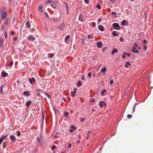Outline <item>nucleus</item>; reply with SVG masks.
Wrapping results in <instances>:
<instances>
[{
    "label": "nucleus",
    "instance_id": "5701e85b",
    "mask_svg": "<svg viewBox=\"0 0 153 153\" xmlns=\"http://www.w3.org/2000/svg\"><path fill=\"white\" fill-rule=\"evenodd\" d=\"M51 5L53 8H56V5L54 3H52L51 4Z\"/></svg>",
    "mask_w": 153,
    "mask_h": 153
},
{
    "label": "nucleus",
    "instance_id": "e433bc0d",
    "mask_svg": "<svg viewBox=\"0 0 153 153\" xmlns=\"http://www.w3.org/2000/svg\"><path fill=\"white\" fill-rule=\"evenodd\" d=\"M52 2V1L51 0H49L48 1H46V4H48L49 3H51Z\"/></svg>",
    "mask_w": 153,
    "mask_h": 153
},
{
    "label": "nucleus",
    "instance_id": "473e14b6",
    "mask_svg": "<svg viewBox=\"0 0 153 153\" xmlns=\"http://www.w3.org/2000/svg\"><path fill=\"white\" fill-rule=\"evenodd\" d=\"M107 49V48H104L102 49V51L103 53H104Z\"/></svg>",
    "mask_w": 153,
    "mask_h": 153
},
{
    "label": "nucleus",
    "instance_id": "393cba45",
    "mask_svg": "<svg viewBox=\"0 0 153 153\" xmlns=\"http://www.w3.org/2000/svg\"><path fill=\"white\" fill-rule=\"evenodd\" d=\"M44 15L45 17H46L47 19L49 18V16L48 13L46 12H45L44 13Z\"/></svg>",
    "mask_w": 153,
    "mask_h": 153
},
{
    "label": "nucleus",
    "instance_id": "4be33fe9",
    "mask_svg": "<svg viewBox=\"0 0 153 153\" xmlns=\"http://www.w3.org/2000/svg\"><path fill=\"white\" fill-rule=\"evenodd\" d=\"M70 37V36L69 35H68L66 36L65 37V41H67L68 39Z\"/></svg>",
    "mask_w": 153,
    "mask_h": 153
},
{
    "label": "nucleus",
    "instance_id": "e2e57ef3",
    "mask_svg": "<svg viewBox=\"0 0 153 153\" xmlns=\"http://www.w3.org/2000/svg\"><path fill=\"white\" fill-rule=\"evenodd\" d=\"M69 10V9H68V6H67V7H66V11H68Z\"/></svg>",
    "mask_w": 153,
    "mask_h": 153
},
{
    "label": "nucleus",
    "instance_id": "0e129e2a",
    "mask_svg": "<svg viewBox=\"0 0 153 153\" xmlns=\"http://www.w3.org/2000/svg\"><path fill=\"white\" fill-rule=\"evenodd\" d=\"M74 131V130L72 129H70V131L71 132H72Z\"/></svg>",
    "mask_w": 153,
    "mask_h": 153
},
{
    "label": "nucleus",
    "instance_id": "2eb2a0df",
    "mask_svg": "<svg viewBox=\"0 0 153 153\" xmlns=\"http://www.w3.org/2000/svg\"><path fill=\"white\" fill-rule=\"evenodd\" d=\"M23 94L25 95H26L28 97L29 96V92L28 91H25L23 92Z\"/></svg>",
    "mask_w": 153,
    "mask_h": 153
},
{
    "label": "nucleus",
    "instance_id": "f704fd0d",
    "mask_svg": "<svg viewBox=\"0 0 153 153\" xmlns=\"http://www.w3.org/2000/svg\"><path fill=\"white\" fill-rule=\"evenodd\" d=\"M96 7L98 9H101V7L100 4H98V5H97L96 6Z\"/></svg>",
    "mask_w": 153,
    "mask_h": 153
},
{
    "label": "nucleus",
    "instance_id": "6e6552de",
    "mask_svg": "<svg viewBox=\"0 0 153 153\" xmlns=\"http://www.w3.org/2000/svg\"><path fill=\"white\" fill-rule=\"evenodd\" d=\"M82 14H80L79 15V20L80 21L83 22V21L84 19H83V18L82 17Z\"/></svg>",
    "mask_w": 153,
    "mask_h": 153
},
{
    "label": "nucleus",
    "instance_id": "a19ab883",
    "mask_svg": "<svg viewBox=\"0 0 153 153\" xmlns=\"http://www.w3.org/2000/svg\"><path fill=\"white\" fill-rule=\"evenodd\" d=\"M56 148V146L55 145H53V146L51 148V149L53 150Z\"/></svg>",
    "mask_w": 153,
    "mask_h": 153
},
{
    "label": "nucleus",
    "instance_id": "f3484780",
    "mask_svg": "<svg viewBox=\"0 0 153 153\" xmlns=\"http://www.w3.org/2000/svg\"><path fill=\"white\" fill-rule=\"evenodd\" d=\"M29 81H30V83H31L32 82L34 81L35 80V79L33 77H32L31 78H29Z\"/></svg>",
    "mask_w": 153,
    "mask_h": 153
},
{
    "label": "nucleus",
    "instance_id": "2f4dec72",
    "mask_svg": "<svg viewBox=\"0 0 153 153\" xmlns=\"http://www.w3.org/2000/svg\"><path fill=\"white\" fill-rule=\"evenodd\" d=\"M53 55H54L53 53H50L48 54V57L50 56L52 58L53 56Z\"/></svg>",
    "mask_w": 153,
    "mask_h": 153
},
{
    "label": "nucleus",
    "instance_id": "09e8293b",
    "mask_svg": "<svg viewBox=\"0 0 153 153\" xmlns=\"http://www.w3.org/2000/svg\"><path fill=\"white\" fill-rule=\"evenodd\" d=\"M117 0H110V1L113 3H115V2Z\"/></svg>",
    "mask_w": 153,
    "mask_h": 153
},
{
    "label": "nucleus",
    "instance_id": "dca6fc26",
    "mask_svg": "<svg viewBox=\"0 0 153 153\" xmlns=\"http://www.w3.org/2000/svg\"><path fill=\"white\" fill-rule=\"evenodd\" d=\"M126 54H127L128 56H129L131 55L130 53H128L126 52H125V53H124V54L123 55V56H122V57L123 58H125V55H126Z\"/></svg>",
    "mask_w": 153,
    "mask_h": 153
},
{
    "label": "nucleus",
    "instance_id": "412c9836",
    "mask_svg": "<svg viewBox=\"0 0 153 153\" xmlns=\"http://www.w3.org/2000/svg\"><path fill=\"white\" fill-rule=\"evenodd\" d=\"M39 10L41 12H42L43 11L42 10V5H40L38 8Z\"/></svg>",
    "mask_w": 153,
    "mask_h": 153
},
{
    "label": "nucleus",
    "instance_id": "49530a36",
    "mask_svg": "<svg viewBox=\"0 0 153 153\" xmlns=\"http://www.w3.org/2000/svg\"><path fill=\"white\" fill-rule=\"evenodd\" d=\"M119 40L120 42H122L123 41V38L122 37H120L119 38Z\"/></svg>",
    "mask_w": 153,
    "mask_h": 153
},
{
    "label": "nucleus",
    "instance_id": "7c9ffc66",
    "mask_svg": "<svg viewBox=\"0 0 153 153\" xmlns=\"http://www.w3.org/2000/svg\"><path fill=\"white\" fill-rule=\"evenodd\" d=\"M127 22V21H126L125 20H123L122 22V24L123 25L125 26V22Z\"/></svg>",
    "mask_w": 153,
    "mask_h": 153
},
{
    "label": "nucleus",
    "instance_id": "052dcab7",
    "mask_svg": "<svg viewBox=\"0 0 153 153\" xmlns=\"http://www.w3.org/2000/svg\"><path fill=\"white\" fill-rule=\"evenodd\" d=\"M91 101L92 102H94L95 101V100L94 99H91Z\"/></svg>",
    "mask_w": 153,
    "mask_h": 153
},
{
    "label": "nucleus",
    "instance_id": "79ce46f5",
    "mask_svg": "<svg viewBox=\"0 0 153 153\" xmlns=\"http://www.w3.org/2000/svg\"><path fill=\"white\" fill-rule=\"evenodd\" d=\"M143 42L144 44H146L147 43V41L146 39H143Z\"/></svg>",
    "mask_w": 153,
    "mask_h": 153
},
{
    "label": "nucleus",
    "instance_id": "4d7b16f0",
    "mask_svg": "<svg viewBox=\"0 0 153 153\" xmlns=\"http://www.w3.org/2000/svg\"><path fill=\"white\" fill-rule=\"evenodd\" d=\"M92 23L93 26V27H95V22H92Z\"/></svg>",
    "mask_w": 153,
    "mask_h": 153
},
{
    "label": "nucleus",
    "instance_id": "b1692460",
    "mask_svg": "<svg viewBox=\"0 0 153 153\" xmlns=\"http://www.w3.org/2000/svg\"><path fill=\"white\" fill-rule=\"evenodd\" d=\"M126 64L125 65V67L127 68L128 67V65H130L131 64H130L129 62H126Z\"/></svg>",
    "mask_w": 153,
    "mask_h": 153
},
{
    "label": "nucleus",
    "instance_id": "58836bf2",
    "mask_svg": "<svg viewBox=\"0 0 153 153\" xmlns=\"http://www.w3.org/2000/svg\"><path fill=\"white\" fill-rule=\"evenodd\" d=\"M116 13L114 11H113L111 13V15H116Z\"/></svg>",
    "mask_w": 153,
    "mask_h": 153
},
{
    "label": "nucleus",
    "instance_id": "5fc2aeb1",
    "mask_svg": "<svg viewBox=\"0 0 153 153\" xmlns=\"http://www.w3.org/2000/svg\"><path fill=\"white\" fill-rule=\"evenodd\" d=\"M37 140L39 142H40L41 141V139L39 137H38L37 139Z\"/></svg>",
    "mask_w": 153,
    "mask_h": 153
},
{
    "label": "nucleus",
    "instance_id": "bf43d9fd",
    "mask_svg": "<svg viewBox=\"0 0 153 153\" xmlns=\"http://www.w3.org/2000/svg\"><path fill=\"white\" fill-rule=\"evenodd\" d=\"M144 49L145 51L146 50V49H147V47L146 46H145L144 47Z\"/></svg>",
    "mask_w": 153,
    "mask_h": 153
},
{
    "label": "nucleus",
    "instance_id": "de8ad7c7",
    "mask_svg": "<svg viewBox=\"0 0 153 153\" xmlns=\"http://www.w3.org/2000/svg\"><path fill=\"white\" fill-rule=\"evenodd\" d=\"M45 95L48 98H50V95L48 94L47 93H45Z\"/></svg>",
    "mask_w": 153,
    "mask_h": 153
},
{
    "label": "nucleus",
    "instance_id": "a211bd4d",
    "mask_svg": "<svg viewBox=\"0 0 153 153\" xmlns=\"http://www.w3.org/2000/svg\"><path fill=\"white\" fill-rule=\"evenodd\" d=\"M7 75V73L4 72H2L1 73V76H6Z\"/></svg>",
    "mask_w": 153,
    "mask_h": 153
},
{
    "label": "nucleus",
    "instance_id": "9b49d317",
    "mask_svg": "<svg viewBox=\"0 0 153 153\" xmlns=\"http://www.w3.org/2000/svg\"><path fill=\"white\" fill-rule=\"evenodd\" d=\"M32 101L31 100L28 101L26 102L25 104V105L27 107H29L30 104H31Z\"/></svg>",
    "mask_w": 153,
    "mask_h": 153
},
{
    "label": "nucleus",
    "instance_id": "ea45409f",
    "mask_svg": "<svg viewBox=\"0 0 153 153\" xmlns=\"http://www.w3.org/2000/svg\"><path fill=\"white\" fill-rule=\"evenodd\" d=\"M7 32H6L4 33V36L5 38L7 39Z\"/></svg>",
    "mask_w": 153,
    "mask_h": 153
},
{
    "label": "nucleus",
    "instance_id": "774afa93",
    "mask_svg": "<svg viewBox=\"0 0 153 153\" xmlns=\"http://www.w3.org/2000/svg\"><path fill=\"white\" fill-rule=\"evenodd\" d=\"M85 120V119L84 118H82L81 119V121H83Z\"/></svg>",
    "mask_w": 153,
    "mask_h": 153
},
{
    "label": "nucleus",
    "instance_id": "aec40b11",
    "mask_svg": "<svg viewBox=\"0 0 153 153\" xmlns=\"http://www.w3.org/2000/svg\"><path fill=\"white\" fill-rule=\"evenodd\" d=\"M99 105L101 107H102L103 105H105V104L104 102L101 101L100 102Z\"/></svg>",
    "mask_w": 153,
    "mask_h": 153
},
{
    "label": "nucleus",
    "instance_id": "9d476101",
    "mask_svg": "<svg viewBox=\"0 0 153 153\" xmlns=\"http://www.w3.org/2000/svg\"><path fill=\"white\" fill-rule=\"evenodd\" d=\"M26 26L28 28H30V24L29 21H27L26 24Z\"/></svg>",
    "mask_w": 153,
    "mask_h": 153
},
{
    "label": "nucleus",
    "instance_id": "13d9d810",
    "mask_svg": "<svg viewBox=\"0 0 153 153\" xmlns=\"http://www.w3.org/2000/svg\"><path fill=\"white\" fill-rule=\"evenodd\" d=\"M101 19L100 18H99L98 19V23H99L100 22H101Z\"/></svg>",
    "mask_w": 153,
    "mask_h": 153
},
{
    "label": "nucleus",
    "instance_id": "39448f33",
    "mask_svg": "<svg viewBox=\"0 0 153 153\" xmlns=\"http://www.w3.org/2000/svg\"><path fill=\"white\" fill-rule=\"evenodd\" d=\"M28 39L30 41H34L35 38L32 35H30L28 36Z\"/></svg>",
    "mask_w": 153,
    "mask_h": 153
},
{
    "label": "nucleus",
    "instance_id": "f257e3e1",
    "mask_svg": "<svg viewBox=\"0 0 153 153\" xmlns=\"http://www.w3.org/2000/svg\"><path fill=\"white\" fill-rule=\"evenodd\" d=\"M112 27L114 29L120 30V28L119 25L117 23H114L112 25Z\"/></svg>",
    "mask_w": 153,
    "mask_h": 153
},
{
    "label": "nucleus",
    "instance_id": "c03bdc74",
    "mask_svg": "<svg viewBox=\"0 0 153 153\" xmlns=\"http://www.w3.org/2000/svg\"><path fill=\"white\" fill-rule=\"evenodd\" d=\"M3 85H2L1 87V88H0V90H1V93H2V90H3Z\"/></svg>",
    "mask_w": 153,
    "mask_h": 153
},
{
    "label": "nucleus",
    "instance_id": "680f3d73",
    "mask_svg": "<svg viewBox=\"0 0 153 153\" xmlns=\"http://www.w3.org/2000/svg\"><path fill=\"white\" fill-rule=\"evenodd\" d=\"M88 39H90L91 38V36H90L89 35H88Z\"/></svg>",
    "mask_w": 153,
    "mask_h": 153
},
{
    "label": "nucleus",
    "instance_id": "72a5a7b5",
    "mask_svg": "<svg viewBox=\"0 0 153 153\" xmlns=\"http://www.w3.org/2000/svg\"><path fill=\"white\" fill-rule=\"evenodd\" d=\"M69 115V113L68 112H64V115L65 117H66Z\"/></svg>",
    "mask_w": 153,
    "mask_h": 153
},
{
    "label": "nucleus",
    "instance_id": "c756f323",
    "mask_svg": "<svg viewBox=\"0 0 153 153\" xmlns=\"http://www.w3.org/2000/svg\"><path fill=\"white\" fill-rule=\"evenodd\" d=\"M112 33L114 36H117L118 35V34L116 33V31H114L112 32Z\"/></svg>",
    "mask_w": 153,
    "mask_h": 153
},
{
    "label": "nucleus",
    "instance_id": "603ef678",
    "mask_svg": "<svg viewBox=\"0 0 153 153\" xmlns=\"http://www.w3.org/2000/svg\"><path fill=\"white\" fill-rule=\"evenodd\" d=\"M13 62H11L10 63V64L8 65V66H12L13 65Z\"/></svg>",
    "mask_w": 153,
    "mask_h": 153
},
{
    "label": "nucleus",
    "instance_id": "bb28decb",
    "mask_svg": "<svg viewBox=\"0 0 153 153\" xmlns=\"http://www.w3.org/2000/svg\"><path fill=\"white\" fill-rule=\"evenodd\" d=\"M106 70V68L105 67L104 68H102L101 69V71L102 72H105Z\"/></svg>",
    "mask_w": 153,
    "mask_h": 153
},
{
    "label": "nucleus",
    "instance_id": "20e7f679",
    "mask_svg": "<svg viewBox=\"0 0 153 153\" xmlns=\"http://www.w3.org/2000/svg\"><path fill=\"white\" fill-rule=\"evenodd\" d=\"M65 27V26L64 24V23H62L59 26H58V27L59 29L61 30H62L64 29Z\"/></svg>",
    "mask_w": 153,
    "mask_h": 153
},
{
    "label": "nucleus",
    "instance_id": "a878e982",
    "mask_svg": "<svg viewBox=\"0 0 153 153\" xmlns=\"http://www.w3.org/2000/svg\"><path fill=\"white\" fill-rule=\"evenodd\" d=\"M3 45L2 40L1 39H0V47H2Z\"/></svg>",
    "mask_w": 153,
    "mask_h": 153
},
{
    "label": "nucleus",
    "instance_id": "1a4fd4ad",
    "mask_svg": "<svg viewBox=\"0 0 153 153\" xmlns=\"http://www.w3.org/2000/svg\"><path fill=\"white\" fill-rule=\"evenodd\" d=\"M98 29L102 31L104 30V28L102 25H100L98 26Z\"/></svg>",
    "mask_w": 153,
    "mask_h": 153
},
{
    "label": "nucleus",
    "instance_id": "c9c22d12",
    "mask_svg": "<svg viewBox=\"0 0 153 153\" xmlns=\"http://www.w3.org/2000/svg\"><path fill=\"white\" fill-rule=\"evenodd\" d=\"M132 115L130 114H128L127 115V117L128 118V119H130L132 117Z\"/></svg>",
    "mask_w": 153,
    "mask_h": 153
},
{
    "label": "nucleus",
    "instance_id": "4c0bfd02",
    "mask_svg": "<svg viewBox=\"0 0 153 153\" xmlns=\"http://www.w3.org/2000/svg\"><path fill=\"white\" fill-rule=\"evenodd\" d=\"M8 21L6 19L4 22V24L5 25H7L8 24Z\"/></svg>",
    "mask_w": 153,
    "mask_h": 153
},
{
    "label": "nucleus",
    "instance_id": "8fccbe9b",
    "mask_svg": "<svg viewBox=\"0 0 153 153\" xmlns=\"http://www.w3.org/2000/svg\"><path fill=\"white\" fill-rule=\"evenodd\" d=\"M114 83V81L113 80V79H111V81H110V83L111 84L113 83Z\"/></svg>",
    "mask_w": 153,
    "mask_h": 153
},
{
    "label": "nucleus",
    "instance_id": "7ed1b4c3",
    "mask_svg": "<svg viewBox=\"0 0 153 153\" xmlns=\"http://www.w3.org/2000/svg\"><path fill=\"white\" fill-rule=\"evenodd\" d=\"M7 15V14L6 12L3 13L1 14V19L2 20H4Z\"/></svg>",
    "mask_w": 153,
    "mask_h": 153
},
{
    "label": "nucleus",
    "instance_id": "cd10ccee",
    "mask_svg": "<svg viewBox=\"0 0 153 153\" xmlns=\"http://www.w3.org/2000/svg\"><path fill=\"white\" fill-rule=\"evenodd\" d=\"M106 91V90L105 89H104L103 90L101 93V94L102 95H104V94L105 92Z\"/></svg>",
    "mask_w": 153,
    "mask_h": 153
},
{
    "label": "nucleus",
    "instance_id": "f03ea898",
    "mask_svg": "<svg viewBox=\"0 0 153 153\" xmlns=\"http://www.w3.org/2000/svg\"><path fill=\"white\" fill-rule=\"evenodd\" d=\"M138 47V45L136 43L134 44V46H133V48L131 49V51L134 53H138L139 51L137 50H135L136 49V48Z\"/></svg>",
    "mask_w": 153,
    "mask_h": 153
},
{
    "label": "nucleus",
    "instance_id": "f8f14e48",
    "mask_svg": "<svg viewBox=\"0 0 153 153\" xmlns=\"http://www.w3.org/2000/svg\"><path fill=\"white\" fill-rule=\"evenodd\" d=\"M97 47L98 48H101L102 46V43L100 42H97Z\"/></svg>",
    "mask_w": 153,
    "mask_h": 153
},
{
    "label": "nucleus",
    "instance_id": "338daca9",
    "mask_svg": "<svg viewBox=\"0 0 153 153\" xmlns=\"http://www.w3.org/2000/svg\"><path fill=\"white\" fill-rule=\"evenodd\" d=\"M76 128L75 127H74V126L73 125H72L71 126V128Z\"/></svg>",
    "mask_w": 153,
    "mask_h": 153
},
{
    "label": "nucleus",
    "instance_id": "864d4df0",
    "mask_svg": "<svg viewBox=\"0 0 153 153\" xmlns=\"http://www.w3.org/2000/svg\"><path fill=\"white\" fill-rule=\"evenodd\" d=\"M91 72H89L88 75V76H91Z\"/></svg>",
    "mask_w": 153,
    "mask_h": 153
},
{
    "label": "nucleus",
    "instance_id": "6e6d98bb",
    "mask_svg": "<svg viewBox=\"0 0 153 153\" xmlns=\"http://www.w3.org/2000/svg\"><path fill=\"white\" fill-rule=\"evenodd\" d=\"M17 134L18 136H19L21 134V132L19 131H18L17 133Z\"/></svg>",
    "mask_w": 153,
    "mask_h": 153
},
{
    "label": "nucleus",
    "instance_id": "6ab92c4d",
    "mask_svg": "<svg viewBox=\"0 0 153 153\" xmlns=\"http://www.w3.org/2000/svg\"><path fill=\"white\" fill-rule=\"evenodd\" d=\"M82 84L81 83V82L80 80H79L77 82V86L79 87L82 85Z\"/></svg>",
    "mask_w": 153,
    "mask_h": 153
},
{
    "label": "nucleus",
    "instance_id": "4468645a",
    "mask_svg": "<svg viewBox=\"0 0 153 153\" xmlns=\"http://www.w3.org/2000/svg\"><path fill=\"white\" fill-rule=\"evenodd\" d=\"M118 51V50L116 49V48H114L112 51L111 52V54H113L115 53H117Z\"/></svg>",
    "mask_w": 153,
    "mask_h": 153
},
{
    "label": "nucleus",
    "instance_id": "c85d7f7f",
    "mask_svg": "<svg viewBox=\"0 0 153 153\" xmlns=\"http://www.w3.org/2000/svg\"><path fill=\"white\" fill-rule=\"evenodd\" d=\"M42 121H43L45 119V113L44 111L42 112Z\"/></svg>",
    "mask_w": 153,
    "mask_h": 153
},
{
    "label": "nucleus",
    "instance_id": "ddd939ff",
    "mask_svg": "<svg viewBox=\"0 0 153 153\" xmlns=\"http://www.w3.org/2000/svg\"><path fill=\"white\" fill-rule=\"evenodd\" d=\"M10 138L11 140L13 141H15L16 138L13 135H11L10 136Z\"/></svg>",
    "mask_w": 153,
    "mask_h": 153
},
{
    "label": "nucleus",
    "instance_id": "a18cd8bd",
    "mask_svg": "<svg viewBox=\"0 0 153 153\" xmlns=\"http://www.w3.org/2000/svg\"><path fill=\"white\" fill-rule=\"evenodd\" d=\"M4 29V27L3 25H2L1 27V30L2 31Z\"/></svg>",
    "mask_w": 153,
    "mask_h": 153
},
{
    "label": "nucleus",
    "instance_id": "69168bd1",
    "mask_svg": "<svg viewBox=\"0 0 153 153\" xmlns=\"http://www.w3.org/2000/svg\"><path fill=\"white\" fill-rule=\"evenodd\" d=\"M81 79L82 80H85V77H82Z\"/></svg>",
    "mask_w": 153,
    "mask_h": 153
},
{
    "label": "nucleus",
    "instance_id": "3c124183",
    "mask_svg": "<svg viewBox=\"0 0 153 153\" xmlns=\"http://www.w3.org/2000/svg\"><path fill=\"white\" fill-rule=\"evenodd\" d=\"M68 146H69V147L68 148H71V143H69Z\"/></svg>",
    "mask_w": 153,
    "mask_h": 153
},
{
    "label": "nucleus",
    "instance_id": "37998d69",
    "mask_svg": "<svg viewBox=\"0 0 153 153\" xmlns=\"http://www.w3.org/2000/svg\"><path fill=\"white\" fill-rule=\"evenodd\" d=\"M86 4H88L89 3V1L88 0H84Z\"/></svg>",
    "mask_w": 153,
    "mask_h": 153
},
{
    "label": "nucleus",
    "instance_id": "0eeeda50",
    "mask_svg": "<svg viewBox=\"0 0 153 153\" xmlns=\"http://www.w3.org/2000/svg\"><path fill=\"white\" fill-rule=\"evenodd\" d=\"M7 135H4L2 137L0 138V145L1 144L3 140H4L5 138L7 137Z\"/></svg>",
    "mask_w": 153,
    "mask_h": 153
},
{
    "label": "nucleus",
    "instance_id": "423d86ee",
    "mask_svg": "<svg viewBox=\"0 0 153 153\" xmlns=\"http://www.w3.org/2000/svg\"><path fill=\"white\" fill-rule=\"evenodd\" d=\"M77 89L75 88L74 89V92L71 91V93L72 94L71 96L72 97H74L75 94H76V92L77 91Z\"/></svg>",
    "mask_w": 153,
    "mask_h": 153
}]
</instances>
